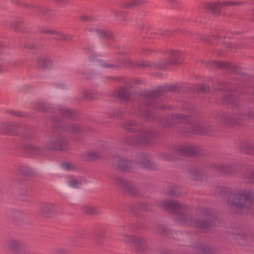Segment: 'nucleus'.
<instances>
[{"instance_id": "1", "label": "nucleus", "mask_w": 254, "mask_h": 254, "mask_svg": "<svg viewBox=\"0 0 254 254\" xmlns=\"http://www.w3.org/2000/svg\"><path fill=\"white\" fill-rule=\"evenodd\" d=\"M158 205L163 208L172 211L176 214V219L180 223L186 225H192L196 228H199L205 232L211 230L212 225L211 223L198 220L192 222V219L183 211L185 210V206L178 202L169 200H163L159 202Z\"/></svg>"}, {"instance_id": "2", "label": "nucleus", "mask_w": 254, "mask_h": 254, "mask_svg": "<svg viewBox=\"0 0 254 254\" xmlns=\"http://www.w3.org/2000/svg\"><path fill=\"white\" fill-rule=\"evenodd\" d=\"M254 191L247 190H239L232 194L231 203L238 213H247L254 209Z\"/></svg>"}, {"instance_id": "3", "label": "nucleus", "mask_w": 254, "mask_h": 254, "mask_svg": "<svg viewBox=\"0 0 254 254\" xmlns=\"http://www.w3.org/2000/svg\"><path fill=\"white\" fill-rule=\"evenodd\" d=\"M247 119H254V109L235 108L231 113L222 114L220 123L226 125H236L241 124L242 121Z\"/></svg>"}, {"instance_id": "4", "label": "nucleus", "mask_w": 254, "mask_h": 254, "mask_svg": "<svg viewBox=\"0 0 254 254\" xmlns=\"http://www.w3.org/2000/svg\"><path fill=\"white\" fill-rule=\"evenodd\" d=\"M124 128L127 130L134 131H138L137 138L135 140H130L126 141V143L129 144H135L138 143L141 144H145L149 142L155 136V133L149 128H143L140 125L136 124L133 121H127L123 125Z\"/></svg>"}, {"instance_id": "5", "label": "nucleus", "mask_w": 254, "mask_h": 254, "mask_svg": "<svg viewBox=\"0 0 254 254\" xmlns=\"http://www.w3.org/2000/svg\"><path fill=\"white\" fill-rule=\"evenodd\" d=\"M46 143V147L50 149L66 150L69 148L67 139L59 131L48 134Z\"/></svg>"}, {"instance_id": "6", "label": "nucleus", "mask_w": 254, "mask_h": 254, "mask_svg": "<svg viewBox=\"0 0 254 254\" xmlns=\"http://www.w3.org/2000/svg\"><path fill=\"white\" fill-rule=\"evenodd\" d=\"M181 57V53L178 51L173 52L171 56L169 62L158 61L157 62L150 63L149 61H143L138 63V66L143 68L153 67L155 69H165L169 65H174L179 63Z\"/></svg>"}, {"instance_id": "7", "label": "nucleus", "mask_w": 254, "mask_h": 254, "mask_svg": "<svg viewBox=\"0 0 254 254\" xmlns=\"http://www.w3.org/2000/svg\"><path fill=\"white\" fill-rule=\"evenodd\" d=\"M121 235L122 241L133 243L134 250L136 252L142 253L147 249L146 241L145 239L127 235L124 233H122Z\"/></svg>"}, {"instance_id": "8", "label": "nucleus", "mask_w": 254, "mask_h": 254, "mask_svg": "<svg viewBox=\"0 0 254 254\" xmlns=\"http://www.w3.org/2000/svg\"><path fill=\"white\" fill-rule=\"evenodd\" d=\"M6 247L9 251L15 254H24L26 251V244L22 241L14 238L7 240Z\"/></svg>"}, {"instance_id": "9", "label": "nucleus", "mask_w": 254, "mask_h": 254, "mask_svg": "<svg viewBox=\"0 0 254 254\" xmlns=\"http://www.w3.org/2000/svg\"><path fill=\"white\" fill-rule=\"evenodd\" d=\"M57 211V207L51 203L42 204L39 208V213L42 216L50 217L55 215Z\"/></svg>"}, {"instance_id": "10", "label": "nucleus", "mask_w": 254, "mask_h": 254, "mask_svg": "<svg viewBox=\"0 0 254 254\" xmlns=\"http://www.w3.org/2000/svg\"><path fill=\"white\" fill-rule=\"evenodd\" d=\"M242 4L241 2H235V1H223L222 2L217 1L216 2H212L208 4L206 6L208 10H210L213 13H218L221 9L222 5L229 6H237Z\"/></svg>"}, {"instance_id": "11", "label": "nucleus", "mask_w": 254, "mask_h": 254, "mask_svg": "<svg viewBox=\"0 0 254 254\" xmlns=\"http://www.w3.org/2000/svg\"><path fill=\"white\" fill-rule=\"evenodd\" d=\"M115 183L127 192H133L135 190V185L131 182L118 177L115 178Z\"/></svg>"}, {"instance_id": "12", "label": "nucleus", "mask_w": 254, "mask_h": 254, "mask_svg": "<svg viewBox=\"0 0 254 254\" xmlns=\"http://www.w3.org/2000/svg\"><path fill=\"white\" fill-rule=\"evenodd\" d=\"M136 162L141 167L145 169H152L155 165L148 156L144 154H139L136 157Z\"/></svg>"}, {"instance_id": "13", "label": "nucleus", "mask_w": 254, "mask_h": 254, "mask_svg": "<svg viewBox=\"0 0 254 254\" xmlns=\"http://www.w3.org/2000/svg\"><path fill=\"white\" fill-rule=\"evenodd\" d=\"M116 167L122 171L127 172L131 170L132 163L129 160L123 158L117 159L114 161Z\"/></svg>"}, {"instance_id": "14", "label": "nucleus", "mask_w": 254, "mask_h": 254, "mask_svg": "<svg viewBox=\"0 0 254 254\" xmlns=\"http://www.w3.org/2000/svg\"><path fill=\"white\" fill-rule=\"evenodd\" d=\"M38 65L43 69H49L53 66V61L49 56L42 55L37 60Z\"/></svg>"}, {"instance_id": "15", "label": "nucleus", "mask_w": 254, "mask_h": 254, "mask_svg": "<svg viewBox=\"0 0 254 254\" xmlns=\"http://www.w3.org/2000/svg\"><path fill=\"white\" fill-rule=\"evenodd\" d=\"M81 210L82 213L87 215H97L100 213L97 207L89 204L83 205L81 208Z\"/></svg>"}, {"instance_id": "16", "label": "nucleus", "mask_w": 254, "mask_h": 254, "mask_svg": "<svg viewBox=\"0 0 254 254\" xmlns=\"http://www.w3.org/2000/svg\"><path fill=\"white\" fill-rule=\"evenodd\" d=\"M11 217L14 220L18 222L24 221L26 219L25 213L16 210L12 211Z\"/></svg>"}, {"instance_id": "17", "label": "nucleus", "mask_w": 254, "mask_h": 254, "mask_svg": "<svg viewBox=\"0 0 254 254\" xmlns=\"http://www.w3.org/2000/svg\"><path fill=\"white\" fill-rule=\"evenodd\" d=\"M100 155L95 151H89L82 155V158L86 161H93L99 158Z\"/></svg>"}, {"instance_id": "18", "label": "nucleus", "mask_w": 254, "mask_h": 254, "mask_svg": "<svg viewBox=\"0 0 254 254\" xmlns=\"http://www.w3.org/2000/svg\"><path fill=\"white\" fill-rule=\"evenodd\" d=\"M172 117L174 123L186 124L190 121L189 117L188 116H186L181 114L176 115L175 116H172Z\"/></svg>"}, {"instance_id": "19", "label": "nucleus", "mask_w": 254, "mask_h": 254, "mask_svg": "<svg viewBox=\"0 0 254 254\" xmlns=\"http://www.w3.org/2000/svg\"><path fill=\"white\" fill-rule=\"evenodd\" d=\"M2 133L9 134L15 129V127L12 124L5 123L1 127Z\"/></svg>"}, {"instance_id": "20", "label": "nucleus", "mask_w": 254, "mask_h": 254, "mask_svg": "<svg viewBox=\"0 0 254 254\" xmlns=\"http://www.w3.org/2000/svg\"><path fill=\"white\" fill-rule=\"evenodd\" d=\"M196 148L191 146H184L182 148V153L185 155H191L196 152Z\"/></svg>"}, {"instance_id": "21", "label": "nucleus", "mask_w": 254, "mask_h": 254, "mask_svg": "<svg viewBox=\"0 0 254 254\" xmlns=\"http://www.w3.org/2000/svg\"><path fill=\"white\" fill-rule=\"evenodd\" d=\"M82 179L80 178H72L69 181L70 187L73 188H78L82 184Z\"/></svg>"}, {"instance_id": "22", "label": "nucleus", "mask_w": 254, "mask_h": 254, "mask_svg": "<svg viewBox=\"0 0 254 254\" xmlns=\"http://www.w3.org/2000/svg\"><path fill=\"white\" fill-rule=\"evenodd\" d=\"M143 3L142 0H129L123 4V6L126 8H131L134 6L141 5Z\"/></svg>"}, {"instance_id": "23", "label": "nucleus", "mask_w": 254, "mask_h": 254, "mask_svg": "<svg viewBox=\"0 0 254 254\" xmlns=\"http://www.w3.org/2000/svg\"><path fill=\"white\" fill-rule=\"evenodd\" d=\"M166 90H168L169 91H173L172 89H171L170 87H167V88H160L159 89L153 91L151 93L150 98H153L154 97H155L156 96H159L163 94V92L166 91Z\"/></svg>"}, {"instance_id": "24", "label": "nucleus", "mask_w": 254, "mask_h": 254, "mask_svg": "<svg viewBox=\"0 0 254 254\" xmlns=\"http://www.w3.org/2000/svg\"><path fill=\"white\" fill-rule=\"evenodd\" d=\"M65 130L70 132L77 133L81 131V128L78 125L72 124L68 125Z\"/></svg>"}, {"instance_id": "25", "label": "nucleus", "mask_w": 254, "mask_h": 254, "mask_svg": "<svg viewBox=\"0 0 254 254\" xmlns=\"http://www.w3.org/2000/svg\"><path fill=\"white\" fill-rule=\"evenodd\" d=\"M17 172L18 173L23 175H29L31 173V171L30 169L25 166H20L17 168Z\"/></svg>"}, {"instance_id": "26", "label": "nucleus", "mask_w": 254, "mask_h": 254, "mask_svg": "<svg viewBox=\"0 0 254 254\" xmlns=\"http://www.w3.org/2000/svg\"><path fill=\"white\" fill-rule=\"evenodd\" d=\"M46 32L50 33L53 34H55L57 35V37H56V38L57 39H59V40H69L68 36H67L61 33H60V32H55L54 31H46Z\"/></svg>"}, {"instance_id": "27", "label": "nucleus", "mask_w": 254, "mask_h": 254, "mask_svg": "<svg viewBox=\"0 0 254 254\" xmlns=\"http://www.w3.org/2000/svg\"><path fill=\"white\" fill-rule=\"evenodd\" d=\"M60 112L65 117H72L74 112L64 107L60 109Z\"/></svg>"}, {"instance_id": "28", "label": "nucleus", "mask_w": 254, "mask_h": 254, "mask_svg": "<svg viewBox=\"0 0 254 254\" xmlns=\"http://www.w3.org/2000/svg\"><path fill=\"white\" fill-rule=\"evenodd\" d=\"M35 12H36V14H41L42 15H44L46 16H51L52 14H51V12L49 11V10L46 8H40V7H36L35 8Z\"/></svg>"}, {"instance_id": "29", "label": "nucleus", "mask_w": 254, "mask_h": 254, "mask_svg": "<svg viewBox=\"0 0 254 254\" xmlns=\"http://www.w3.org/2000/svg\"><path fill=\"white\" fill-rule=\"evenodd\" d=\"M85 52L87 54L89 55V57L91 61H94L95 58L94 57H97L95 55L93 52V48L92 47H87L85 49Z\"/></svg>"}, {"instance_id": "30", "label": "nucleus", "mask_w": 254, "mask_h": 254, "mask_svg": "<svg viewBox=\"0 0 254 254\" xmlns=\"http://www.w3.org/2000/svg\"><path fill=\"white\" fill-rule=\"evenodd\" d=\"M62 167L64 169L68 171H73L75 168L74 165L68 162H63Z\"/></svg>"}, {"instance_id": "31", "label": "nucleus", "mask_w": 254, "mask_h": 254, "mask_svg": "<svg viewBox=\"0 0 254 254\" xmlns=\"http://www.w3.org/2000/svg\"><path fill=\"white\" fill-rule=\"evenodd\" d=\"M98 64L99 65H100V66L103 67H105V68H114L115 67H116V65H115L114 64H112L107 63L106 62L103 61L102 60L99 61L98 62Z\"/></svg>"}, {"instance_id": "32", "label": "nucleus", "mask_w": 254, "mask_h": 254, "mask_svg": "<svg viewBox=\"0 0 254 254\" xmlns=\"http://www.w3.org/2000/svg\"><path fill=\"white\" fill-rule=\"evenodd\" d=\"M120 96L121 98L125 99L126 100L129 99L130 95L128 92H127V88H125L123 89L120 93Z\"/></svg>"}, {"instance_id": "33", "label": "nucleus", "mask_w": 254, "mask_h": 254, "mask_svg": "<svg viewBox=\"0 0 254 254\" xmlns=\"http://www.w3.org/2000/svg\"><path fill=\"white\" fill-rule=\"evenodd\" d=\"M54 254H70L69 252L62 248H56L54 250Z\"/></svg>"}, {"instance_id": "34", "label": "nucleus", "mask_w": 254, "mask_h": 254, "mask_svg": "<svg viewBox=\"0 0 254 254\" xmlns=\"http://www.w3.org/2000/svg\"><path fill=\"white\" fill-rule=\"evenodd\" d=\"M245 178H248L250 179L252 183L254 181V171H249L245 175Z\"/></svg>"}, {"instance_id": "35", "label": "nucleus", "mask_w": 254, "mask_h": 254, "mask_svg": "<svg viewBox=\"0 0 254 254\" xmlns=\"http://www.w3.org/2000/svg\"><path fill=\"white\" fill-rule=\"evenodd\" d=\"M196 89L200 91L206 92L209 91V87L206 85L199 84L196 87Z\"/></svg>"}, {"instance_id": "36", "label": "nucleus", "mask_w": 254, "mask_h": 254, "mask_svg": "<svg viewBox=\"0 0 254 254\" xmlns=\"http://www.w3.org/2000/svg\"><path fill=\"white\" fill-rule=\"evenodd\" d=\"M212 64L218 68H222L226 66V64L218 61H213L212 62Z\"/></svg>"}, {"instance_id": "37", "label": "nucleus", "mask_w": 254, "mask_h": 254, "mask_svg": "<svg viewBox=\"0 0 254 254\" xmlns=\"http://www.w3.org/2000/svg\"><path fill=\"white\" fill-rule=\"evenodd\" d=\"M221 171L226 173H230L232 172V168L230 166H224L222 167Z\"/></svg>"}, {"instance_id": "38", "label": "nucleus", "mask_w": 254, "mask_h": 254, "mask_svg": "<svg viewBox=\"0 0 254 254\" xmlns=\"http://www.w3.org/2000/svg\"><path fill=\"white\" fill-rule=\"evenodd\" d=\"M195 128H196L195 129H194V130L192 131V132L193 133H197L199 134H202L204 133V132H203L202 130L201 127H196Z\"/></svg>"}, {"instance_id": "39", "label": "nucleus", "mask_w": 254, "mask_h": 254, "mask_svg": "<svg viewBox=\"0 0 254 254\" xmlns=\"http://www.w3.org/2000/svg\"><path fill=\"white\" fill-rule=\"evenodd\" d=\"M154 229L156 230V231H157L158 233H165V232H164V227L162 225H159L158 226H156L155 228H154Z\"/></svg>"}, {"instance_id": "40", "label": "nucleus", "mask_w": 254, "mask_h": 254, "mask_svg": "<svg viewBox=\"0 0 254 254\" xmlns=\"http://www.w3.org/2000/svg\"><path fill=\"white\" fill-rule=\"evenodd\" d=\"M234 100H235L234 97L231 95H229L226 97V101L227 103H230L232 104H234Z\"/></svg>"}, {"instance_id": "41", "label": "nucleus", "mask_w": 254, "mask_h": 254, "mask_svg": "<svg viewBox=\"0 0 254 254\" xmlns=\"http://www.w3.org/2000/svg\"><path fill=\"white\" fill-rule=\"evenodd\" d=\"M168 194L171 196H178L179 195V192L178 191L176 190H170L168 191Z\"/></svg>"}, {"instance_id": "42", "label": "nucleus", "mask_w": 254, "mask_h": 254, "mask_svg": "<svg viewBox=\"0 0 254 254\" xmlns=\"http://www.w3.org/2000/svg\"><path fill=\"white\" fill-rule=\"evenodd\" d=\"M199 212L201 213L202 215L205 216L208 214V210L205 208H199L198 210Z\"/></svg>"}, {"instance_id": "43", "label": "nucleus", "mask_w": 254, "mask_h": 254, "mask_svg": "<svg viewBox=\"0 0 254 254\" xmlns=\"http://www.w3.org/2000/svg\"><path fill=\"white\" fill-rule=\"evenodd\" d=\"M81 20L84 21L90 20L91 18L86 14L82 15L81 17Z\"/></svg>"}, {"instance_id": "44", "label": "nucleus", "mask_w": 254, "mask_h": 254, "mask_svg": "<svg viewBox=\"0 0 254 254\" xmlns=\"http://www.w3.org/2000/svg\"><path fill=\"white\" fill-rule=\"evenodd\" d=\"M245 238V236H243L242 234L239 235L238 236H236L235 239L239 240L240 239L243 240Z\"/></svg>"}, {"instance_id": "45", "label": "nucleus", "mask_w": 254, "mask_h": 254, "mask_svg": "<svg viewBox=\"0 0 254 254\" xmlns=\"http://www.w3.org/2000/svg\"><path fill=\"white\" fill-rule=\"evenodd\" d=\"M202 250L203 251V253L204 254H207L209 253V248L207 247V248H204V249L202 248Z\"/></svg>"}, {"instance_id": "46", "label": "nucleus", "mask_w": 254, "mask_h": 254, "mask_svg": "<svg viewBox=\"0 0 254 254\" xmlns=\"http://www.w3.org/2000/svg\"><path fill=\"white\" fill-rule=\"evenodd\" d=\"M99 34L102 37H105L107 35L106 32L103 30L100 31L99 33Z\"/></svg>"}, {"instance_id": "47", "label": "nucleus", "mask_w": 254, "mask_h": 254, "mask_svg": "<svg viewBox=\"0 0 254 254\" xmlns=\"http://www.w3.org/2000/svg\"><path fill=\"white\" fill-rule=\"evenodd\" d=\"M168 32H169V31L168 30H163L161 32H160V34H161L162 35H167Z\"/></svg>"}, {"instance_id": "48", "label": "nucleus", "mask_w": 254, "mask_h": 254, "mask_svg": "<svg viewBox=\"0 0 254 254\" xmlns=\"http://www.w3.org/2000/svg\"><path fill=\"white\" fill-rule=\"evenodd\" d=\"M5 69L4 67L2 65V64L0 62V73L4 71Z\"/></svg>"}, {"instance_id": "49", "label": "nucleus", "mask_w": 254, "mask_h": 254, "mask_svg": "<svg viewBox=\"0 0 254 254\" xmlns=\"http://www.w3.org/2000/svg\"><path fill=\"white\" fill-rule=\"evenodd\" d=\"M10 114L13 116H19V115L18 113H17L15 111H14L10 112Z\"/></svg>"}, {"instance_id": "50", "label": "nucleus", "mask_w": 254, "mask_h": 254, "mask_svg": "<svg viewBox=\"0 0 254 254\" xmlns=\"http://www.w3.org/2000/svg\"><path fill=\"white\" fill-rule=\"evenodd\" d=\"M163 159L166 160H171V158L169 156H167V155H164L163 156Z\"/></svg>"}, {"instance_id": "51", "label": "nucleus", "mask_w": 254, "mask_h": 254, "mask_svg": "<svg viewBox=\"0 0 254 254\" xmlns=\"http://www.w3.org/2000/svg\"><path fill=\"white\" fill-rule=\"evenodd\" d=\"M115 16L118 17L119 16V15H120L119 14H118V12L117 11H115Z\"/></svg>"}, {"instance_id": "52", "label": "nucleus", "mask_w": 254, "mask_h": 254, "mask_svg": "<svg viewBox=\"0 0 254 254\" xmlns=\"http://www.w3.org/2000/svg\"><path fill=\"white\" fill-rule=\"evenodd\" d=\"M128 66H130V64H132V62H131L130 61V60H128Z\"/></svg>"}, {"instance_id": "53", "label": "nucleus", "mask_w": 254, "mask_h": 254, "mask_svg": "<svg viewBox=\"0 0 254 254\" xmlns=\"http://www.w3.org/2000/svg\"><path fill=\"white\" fill-rule=\"evenodd\" d=\"M11 26H14V24H13V23H11Z\"/></svg>"}, {"instance_id": "54", "label": "nucleus", "mask_w": 254, "mask_h": 254, "mask_svg": "<svg viewBox=\"0 0 254 254\" xmlns=\"http://www.w3.org/2000/svg\"><path fill=\"white\" fill-rule=\"evenodd\" d=\"M57 1H62V0H57Z\"/></svg>"}]
</instances>
